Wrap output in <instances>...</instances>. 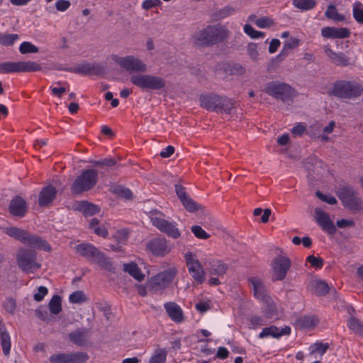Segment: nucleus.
<instances>
[{
	"instance_id": "obj_2",
	"label": "nucleus",
	"mask_w": 363,
	"mask_h": 363,
	"mask_svg": "<svg viewBox=\"0 0 363 363\" xmlns=\"http://www.w3.org/2000/svg\"><path fill=\"white\" fill-rule=\"evenodd\" d=\"M76 251L89 262L98 264L101 269L115 272V267L111 259L94 245L90 243H81L76 246Z\"/></svg>"
},
{
	"instance_id": "obj_31",
	"label": "nucleus",
	"mask_w": 363,
	"mask_h": 363,
	"mask_svg": "<svg viewBox=\"0 0 363 363\" xmlns=\"http://www.w3.org/2000/svg\"><path fill=\"white\" fill-rule=\"evenodd\" d=\"M75 209L83 213L84 216H91L98 213L100 208L91 203L87 201H79L75 206Z\"/></svg>"
},
{
	"instance_id": "obj_39",
	"label": "nucleus",
	"mask_w": 363,
	"mask_h": 363,
	"mask_svg": "<svg viewBox=\"0 0 363 363\" xmlns=\"http://www.w3.org/2000/svg\"><path fill=\"white\" fill-rule=\"evenodd\" d=\"M325 15L328 18L334 21L340 22L344 20V16L338 13L336 7L333 4L328 6Z\"/></svg>"
},
{
	"instance_id": "obj_4",
	"label": "nucleus",
	"mask_w": 363,
	"mask_h": 363,
	"mask_svg": "<svg viewBox=\"0 0 363 363\" xmlns=\"http://www.w3.org/2000/svg\"><path fill=\"white\" fill-rule=\"evenodd\" d=\"M98 172L94 169L83 170L73 182L71 190L73 194H81L91 189L97 183Z\"/></svg>"
},
{
	"instance_id": "obj_12",
	"label": "nucleus",
	"mask_w": 363,
	"mask_h": 363,
	"mask_svg": "<svg viewBox=\"0 0 363 363\" xmlns=\"http://www.w3.org/2000/svg\"><path fill=\"white\" fill-rule=\"evenodd\" d=\"M89 357L84 352H58L49 357L50 363H86Z\"/></svg>"
},
{
	"instance_id": "obj_47",
	"label": "nucleus",
	"mask_w": 363,
	"mask_h": 363,
	"mask_svg": "<svg viewBox=\"0 0 363 363\" xmlns=\"http://www.w3.org/2000/svg\"><path fill=\"white\" fill-rule=\"evenodd\" d=\"M18 39V34H3L0 35V43L4 46H10Z\"/></svg>"
},
{
	"instance_id": "obj_56",
	"label": "nucleus",
	"mask_w": 363,
	"mask_h": 363,
	"mask_svg": "<svg viewBox=\"0 0 363 363\" xmlns=\"http://www.w3.org/2000/svg\"><path fill=\"white\" fill-rule=\"evenodd\" d=\"M48 290L45 286H39L38 292L34 294L33 298L35 301L40 302L43 300L44 297L48 294Z\"/></svg>"
},
{
	"instance_id": "obj_51",
	"label": "nucleus",
	"mask_w": 363,
	"mask_h": 363,
	"mask_svg": "<svg viewBox=\"0 0 363 363\" xmlns=\"http://www.w3.org/2000/svg\"><path fill=\"white\" fill-rule=\"evenodd\" d=\"M191 230L199 239L206 240L210 238V235L208 234L200 225L191 226Z\"/></svg>"
},
{
	"instance_id": "obj_1",
	"label": "nucleus",
	"mask_w": 363,
	"mask_h": 363,
	"mask_svg": "<svg viewBox=\"0 0 363 363\" xmlns=\"http://www.w3.org/2000/svg\"><path fill=\"white\" fill-rule=\"evenodd\" d=\"M230 34V30L225 26L218 23L207 26L194 32L191 39L195 46L207 48L223 42L228 38Z\"/></svg>"
},
{
	"instance_id": "obj_60",
	"label": "nucleus",
	"mask_w": 363,
	"mask_h": 363,
	"mask_svg": "<svg viewBox=\"0 0 363 363\" xmlns=\"http://www.w3.org/2000/svg\"><path fill=\"white\" fill-rule=\"evenodd\" d=\"M250 328H256L257 327H260V326H262L264 325L265 323H264V320L259 317V316H252L250 319Z\"/></svg>"
},
{
	"instance_id": "obj_24",
	"label": "nucleus",
	"mask_w": 363,
	"mask_h": 363,
	"mask_svg": "<svg viewBox=\"0 0 363 363\" xmlns=\"http://www.w3.org/2000/svg\"><path fill=\"white\" fill-rule=\"evenodd\" d=\"M203 263L206 265L209 273L213 275L223 276L228 269L227 264L218 259H206Z\"/></svg>"
},
{
	"instance_id": "obj_35",
	"label": "nucleus",
	"mask_w": 363,
	"mask_h": 363,
	"mask_svg": "<svg viewBox=\"0 0 363 363\" xmlns=\"http://www.w3.org/2000/svg\"><path fill=\"white\" fill-rule=\"evenodd\" d=\"M235 13V9L231 6H226L222 9L216 11L213 13V18L216 21H220L228 16H232Z\"/></svg>"
},
{
	"instance_id": "obj_41",
	"label": "nucleus",
	"mask_w": 363,
	"mask_h": 363,
	"mask_svg": "<svg viewBox=\"0 0 363 363\" xmlns=\"http://www.w3.org/2000/svg\"><path fill=\"white\" fill-rule=\"evenodd\" d=\"M348 326L354 333L363 336V323L352 317L348 320Z\"/></svg>"
},
{
	"instance_id": "obj_27",
	"label": "nucleus",
	"mask_w": 363,
	"mask_h": 363,
	"mask_svg": "<svg viewBox=\"0 0 363 363\" xmlns=\"http://www.w3.org/2000/svg\"><path fill=\"white\" fill-rule=\"evenodd\" d=\"M290 333L291 328L289 326L279 329L274 325H272L270 327L263 328L262 332L259 334V337L261 339L267 337L279 338L284 335H289Z\"/></svg>"
},
{
	"instance_id": "obj_10",
	"label": "nucleus",
	"mask_w": 363,
	"mask_h": 363,
	"mask_svg": "<svg viewBox=\"0 0 363 363\" xmlns=\"http://www.w3.org/2000/svg\"><path fill=\"white\" fill-rule=\"evenodd\" d=\"M337 194L345 207L355 211H361L363 208L362 199L358 196V193L352 186H341L338 189Z\"/></svg>"
},
{
	"instance_id": "obj_58",
	"label": "nucleus",
	"mask_w": 363,
	"mask_h": 363,
	"mask_svg": "<svg viewBox=\"0 0 363 363\" xmlns=\"http://www.w3.org/2000/svg\"><path fill=\"white\" fill-rule=\"evenodd\" d=\"M255 24L259 28H267V27H269L271 25H272L273 21L269 17L264 16V17H261V18H258L256 21Z\"/></svg>"
},
{
	"instance_id": "obj_16",
	"label": "nucleus",
	"mask_w": 363,
	"mask_h": 363,
	"mask_svg": "<svg viewBox=\"0 0 363 363\" xmlns=\"http://www.w3.org/2000/svg\"><path fill=\"white\" fill-rule=\"evenodd\" d=\"M314 219L322 230L328 235H333L336 233L337 228L330 216L321 208H316L315 209Z\"/></svg>"
},
{
	"instance_id": "obj_44",
	"label": "nucleus",
	"mask_w": 363,
	"mask_h": 363,
	"mask_svg": "<svg viewBox=\"0 0 363 363\" xmlns=\"http://www.w3.org/2000/svg\"><path fill=\"white\" fill-rule=\"evenodd\" d=\"M328 291V285L322 281L315 282L312 288L313 293L319 296L325 295Z\"/></svg>"
},
{
	"instance_id": "obj_17",
	"label": "nucleus",
	"mask_w": 363,
	"mask_h": 363,
	"mask_svg": "<svg viewBox=\"0 0 363 363\" xmlns=\"http://www.w3.org/2000/svg\"><path fill=\"white\" fill-rule=\"evenodd\" d=\"M147 248L157 257H164L172 250V247L164 238H155L147 243Z\"/></svg>"
},
{
	"instance_id": "obj_32",
	"label": "nucleus",
	"mask_w": 363,
	"mask_h": 363,
	"mask_svg": "<svg viewBox=\"0 0 363 363\" xmlns=\"http://www.w3.org/2000/svg\"><path fill=\"white\" fill-rule=\"evenodd\" d=\"M123 269L125 272L128 273L139 281H143L145 278L144 274L135 262L123 264Z\"/></svg>"
},
{
	"instance_id": "obj_55",
	"label": "nucleus",
	"mask_w": 363,
	"mask_h": 363,
	"mask_svg": "<svg viewBox=\"0 0 363 363\" xmlns=\"http://www.w3.org/2000/svg\"><path fill=\"white\" fill-rule=\"evenodd\" d=\"M306 260L316 269H320L323 265V259L320 257H315L314 255H309Z\"/></svg>"
},
{
	"instance_id": "obj_21",
	"label": "nucleus",
	"mask_w": 363,
	"mask_h": 363,
	"mask_svg": "<svg viewBox=\"0 0 363 363\" xmlns=\"http://www.w3.org/2000/svg\"><path fill=\"white\" fill-rule=\"evenodd\" d=\"M28 211L27 202L20 196L13 198L9 206V213L16 217L23 218Z\"/></svg>"
},
{
	"instance_id": "obj_38",
	"label": "nucleus",
	"mask_w": 363,
	"mask_h": 363,
	"mask_svg": "<svg viewBox=\"0 0 363 363\" xmlns=\"http://www.w3.org/2000/svg\"><path fill=\"white\" fill-rule=\"evenodd\" d=\"M48 306L51 313L54 315L59 314L62 311V299L60 296L54 295L50 299Z\"/></svg>"
},
{
	"instance_id": "obj_23",
	"label": "nucleus",
	"mask_w": 363,
	"mask_h": 363,
	"mask_svg": "<svg viewBox=\"0 0 363 363\" xmlns=\"http://www.w3.org/2000/svg\"><path fill=\"white\" fill-rule=\"evenodd\" d=\"M89 330L87 328H78L69 333V340L78 347L85 346L89 340Z\"/></svg>"
},
{
	"instance_id": "obj_15",
	"label": "nucleus",
	"mask_w": 363,
	"mask_h": 363,
	"mask_svg": "<svg viewBox=\"0 0 363 363\" xmlns=\"http://www.w3.org/2000/svg\"><path fill=\"white\" fill-rule=\"evenodd\" d=\"M67 72H74L82 75H102L105 74V67L99 63L83 62L74 67L66 69Z\"/></svg>"
},
{
	"instance_id": "obj_43",
	"label": "nucleus",
	"mask_w": 363,
	"mask_h": 363,
	"mask_svg": "<svg viewBox=\"0 0 363 363\" xmlns=\"http://www.w3.org/2000/svg\"><path fill=\"white\" fill-rule=\"evenodd\" d=\"M167 351L165 349H157L150 357L149 363H165Z\"/></svg>"
},
{
	"instance_id": "obj_45",
	"label": "nucleus",
	"mask_w": 363,
	"mask_h": 363,
	"mask_svg": "<svg viewBox=\"0 0 363 363\" xmlns=\"http://www.w3.org/2000/svg\"><path fill=\"white\" fill-rule=\"evenodd\" d=\"M353 17L357 22L363 24V5L357 1L353 4Z\"/></svg>"
},
{
	"instance_id": "obj_5",
	"label": "nucleus",
	"mask_w": 363,
	"mask_h": 363,
	"mask_svg": "<svg viewBox=\"0 0 363 363\" xmlns=\"http://www.w3.org/2000/svg\"><path fill=\"white\" fill-rule=\"evenodd\" d=\"M16 262L19 269L26 273H33L40 268L37 262V255L34 250L21 247L16 254Z\"/></svg>"
},
{
	"instance_id": "obj_13",
	"label": "nucleus",
	"mask_w": 363,
	"mask_h": 363,
	"mask_svg": "<svg viewBox=\"0 0 363 363\" xmlns=\"http://www.w3.org/2000/svg\"><path fill=\"white\" fill-rule=\"evenodd\" d=\"M185 260L188 272L197 284H202L205 281L206 272L196 255L192 252H188L185 255Z\"/></svg>"
},
{
	"instance_id": "obj_53",
	"label": "nucleus",
	"mask_w": 363,
	"mask_h": 363,
	"mask_svg": "<svg viewBox=\"0 0 363 363\" xmlns=\"http://www.w3.org/2000/svg\"><path fill=\"white\" fill-rule=\"evenodd\" d=\"M315 195L322 201H324L328 204L334 205L337 203V199L334 196H330V195H325V194H323L322 192H320V191H316Z\"/></svg>"
},
{
	"instance_id": "obj_18",
	"label": "nucleus",
	"mask_w": 363,
	"mask_h": 363,
	"mask_svg": "<svg viewBox=\"0 0 363 363\" xmlns=\"http://www.w3.org/2000/svg\"><path fill=\"white\" fill-rule=\"evenodd\" d=\"M248 281L251 284L255 297L262 302L269 305L272 302V298L268 295L263 281L257 277H250Z\"/></svg>"
},
{
	"instance_id": "obj_26",
	"label": "nucleus",
	"mask_w": 363,
	"mask_h": 363,
	"mask_svg": "<svg viewBox=\"0 0 363 363\" xmlns=\"http://www.w3.org/2000/svg\"><path fill=\"white\" fill-rule=\"evenodd\" d=\"M220 99V95L213 93L201 94L199 96L200 106L207 111H215L216 106Z\"/></svg>"
},
{
	"instance_id": "obj_25",
	"label": "nucleus",
	"mask_w": 363,
	"mask_h": 363,
	"mask_svg": "<svg viewBox=\"0 0 363 363\" xmlns=\"http://www.w3.org/2000/svg\"><path fill=\"white\" fill-rule=\"evenodd\" d=\"M350 33L347 28L324 27L321 30V35L325 38H346Z\"/></svg>"
},
{
	"instance_id": "obj_6",
	"label": "nucleus",
	"mask_w": 363,
	"mask_h": 363,
	"mask_svg": "<svg viewBox=\"0 0 363 363\" xmlns=\"http://www.w3.org/2000/svg\"><path fill=\"white\" fill-rule=\"evenodd\" d=\"M264 91L270 96L284 102L291 100L294 94V89L288 84L273 81L266 84Z\"/></svg>"
},
{
	"instance_id": "obj_57",
	"label": "nucleus",
	"mask_w": 363,
	"mask_h": 363,
	"mask_svg": "<svg viewBox=\"0 0 363 363\" xmlns=\"http://www.w3.org/2000/svg\"><path fill=\"white\" fill-rule=\"evenodd\" d=\"M71 5V3L68 0H57L55 2V8L58 11H67Z\"/></svg>"
},
{
	"instance_id": "obj_46",
	"label": "nucleus",
	"mask_w": 363,
	"mask_h": 363,
	"mask_svg": "<svg viewBox=\"0 0 363 363\" xmlns=\"http://www.w3.org/2000/svg\"><path fill=\"white\" fill-rule=\"evenodd\" d=\"M19 51L22 54L36 53L39 51V49L31 43L26 41L21 44Z\"/></svg>"
},
{
	"instance_id": "obj_30",
	"label": "nucleus",
	"mask_w": 363,
	"mask_h": 363,
	"mask_svg": "<svg viewBox=\"0 0 363 363\" xmlns=\"http://www.w3.org/2000/svg\"><path fill=\"white\" fill-rule=\"evenodd\" d=\"M216 106L215 112L218 113H230L235 108V101L233 99L228 98L225 96H220Z\"/></svg>"
},
{
	"instance_id": "obj_64",
	"label": "nucleus",
	"mask_w": 363,
	"mask_h": 363,
	"mask_svg": "<svg viewBox=\"0 0 363 363\" xmlns=\"http://www.w3.org/2000/svg\"><path fill=\"white\" fill-rule=\"evenodd\" d=\"M116 239L119 243H124L128 239V232L125 230L118 231Z\"/></svg>"
},
{
	"instance_id": "obj_61",
	"label": "nucleus",
	"mask_w": 363,
	"mask_h": 363,
	"mask_svg": "<svg viewBox=\"0 0 363 363\" xmlns=\"http://www.w3.org/2000/svg\"><path fill=\"white\" fill-rule=\"evenodd\" d=\"M161 4L160 0H145L143 2L142 7L145 10H149L153 7L158 6Z\"/></svg>"
},
{
	"instance_id": "obj_22",
	"label": "nucleus",
	"mask_w": 363,
	"mask_h": 363,
	"mask_svg": "<svg viewBox=\"0 0 363 363\" xmlns=\"http://www.w3.org/2000/svg\"><path fill=\"white\" fill-rule=\"evenodd\" d=\"M324 52L330 62L335 65L346 67L351 64L350 59L343 52H335L330 48V45H325L323 48Z\"/></svg>"
},
{
	"instance_id": "obj_63",
	"label": "nucleus",
	"mask_w": 363,
	"mask_h": 363,
	"mask_svg": "<svg viewBox=\"0 0 363 363\" xmlns=\"http://www.w3.org/2000/svg\"><path fill=\"white\" fill-rule=\"evenodd\" d=\"M4 308L7 312L13 313L16 309L15 301L12 298L7 299L4 303Z\"/></svg>"
},
{
	"instance_id": "obj_52",
	"label": "nucleus",
	"mask_w": 363,
	"mask_h": 363,
	"mask_svg": "<svg viewBox=\"0 0 363 363\" xmlns=\"http://www.w3.org/2000/svg\"><path fill=\"white\" fill-rule=\"evenodd\" d=\"M247 53L250 59L253 61H257L259 59V52L257 50V45L256 43H250L247 47Z\"/></svg>"
},
{
	"instance_id": "obj_33",
	"label": "nucleus",
	"mask_w": 363,
	"mask_h": 363,
	"mask_svg": "<svg viewBox=\"0 0 363 363\" xmlns=\"http://www.w3.org/2000/svg\"><path fill=\"white\" fill-rule=\"evenodd\" d=\"M0 340L3 352L7 356L11 350V338L3 323H0Z\"/></svg>"
},
{
	"instance_id": "obj_19",
	"label": "nucleus",
	"mask_w": 363,
	"mask_h": 363,
	"mask_svg": "<svg viewBox=\"0 0 363 363\" xmlns=\"http://www.w3.org/2000/svg\"><path fill=\"white\" fill-rule=\"evenodd\" d=\"M175 191L177 197L182 202L184 208L190 213L201 208V206L195 202L186 192L185 188L179 184L174 185Z\"/></svg>"
},
{
	"instance_id": "obj_14",
	"label": "nucleus",
	"mask_w": 363,
	"mask_h": 363,
	"mask_svg": "<svg viewBox=\"0 0 363 363\" xmlns=\"http://www.w3.org/2000/svg\"><path fill=\"white\" fill-rule=\"evenodd\" d=\"M291 262L289 258L285 256H278L272 261V280H283L289 270Z\"/></svg>"
},
{
	"instance_id": "obj_42",
	"label": "nucleus",
	"mask_w": 363,
	"mask_h": 363,
	"mask_svg": "<svg viewBox=\"0 0 363 363\" xmlns=\"http://www.w3.org/2000/svg\"><path fill=\"white\" fill-rule=\"evenodd\" d=\"M293 4L300 10L307 11L313 9L316 3L314 0H293Z\"/></svg>"
},
{
	"instance_id": "obj_54",
	"label": "nucleus",
	"mask_w": 363,
	"mask_h": 363,
	"mask_svg": "<svg viewBox=\"0 0 363 363\" xmlns=\"http://www.w3.org/2000/svg\"><path fill=\"white\" fill-rule=\"evenodd\" d=\"M329 347L328 343L316 342L311 346V353L320 352L324 354Z\"/></svg>"
},
{
	"instance_id": "obj_8",
	"label": "nucleus",
	"mask_w": 363,
	"mask_h": 363,
	"mask_svg": "<svg viewBox=\"0 0 363 363\" xmlns=\"http://www.w3.org/2000/svg\"><path fill=\"white\" fill-rule=\"evenodd\" d=\"M150 219L152 225L168 237L177 239L181 236V232L177 228V223L167 220L164 213L161 212L152 213Z\"/></svg>"
},
{
	"instance_id": "obj_37",
	"label": "nucleus",
	"mask_w": 363,
	"mask_h": 363,
	"mask_svg": "<svg viewBox=\"0 0 363 363\" xmlns=\"http://www.w3.org/2000/svg\"><path fill=\"white\" fill-rule=\"evenodd\" d=\"M41 69L40 65L35 62H19V72H37Z\"/></svg>"
},
{
	"instance_id": "obj_50",
	"label": "nucleus",
	"mask_w": 363,
	"mask_h": 363,
	"mask_svg": "<svg viewBox=\"0 0 363 363\" xmlns=\"http://www.w3.org/2000/svg\"><path fill=\"white\" fill-rule=\"evenodd\" d=\"M244 31L250 38H254V39L263 38L264 36V33L263 32L256 30L255 29H254V28L252 26H250L249 24L245 25Z\"/></svg>"
},
{
	"instance_id": "obj_9",
	"label": "nucleus",
	"mask_w": 363,
	"mask_h": 363,
	"mask_svg": "<svg viewBox=\"0 0 363 363\" xmlns=\"http://www.w3.org/2000/svg\"><path fill=\"white\" fill-rule=\"evenodd\" d=\"M177 274V269L170 267L152 277L147 282V286L154 292L162 291L169 286Z\"/></svg>"
},
{
	"instance_id": "obj_34",
	"label": "nucleus",
	"mask_w": 363,
	"mask_h": 363,
	"mask_svg": "<svg viewBox=\"0 0 363 363\" xmlns=\"http://www.w3.org/2000/svg\"><path fill=\"white\" fill-rule=\"evenodd\" d=\"M26 232L27 230L23 228L14 226L7 227L4 229V233L7 235L21 242V243H23L25 235H26Z\"/></svg>"
},
{
	"instance_id": "obj_49",
	"label": "nucleus",
	"mask_w": 363,
	"mask_h": 363,
	"mask_svg": "<svg viewBox=\"0 0 363 363\" xmlns=\"http://www.w3.org/2000/svg\"><path fill=\"white\" fill-rule=\"evenodd\" d=\"M69 300L72 303H82L86 301V297L82 291H76L69 295Z\"/></svg>"
},
{
	"instance_id": "obj_20",
	"label": "nucleus",
	"mask_w": 363,
	"mask_h": 363,
	"mask_svg": "<svg viewBox=\"0 0 363 363\" xmlns=\"http://www.w3.org/2000/svg\"><path fill=\"white\" fill-rule=\"evenodd\" d=\"M22 244L29 247L37 248L46 252L51 250V247L45 239L38 235L32 234L28 231L26 232V235H25V238Z\"/></svg>"
},
{
	"instance_id": "obj_40",
	"label": "nucleus",
	"mask_w": 363,
	"mask_h": 363,
	"mask_svg": "<svg viewBox=\"0 0 363 363\" xmlns=\"http://www.w3.org/2000/svg\"><path fill=\"white\" fill-rule=\"evenodd\" d=\"M19 72V62L0 63V73Z\"/></svg>"
},
{
	"instance_id": "obj_29",
	"label": "nucleus",
	"mask_w": 363,
	"mask_h": 363,
	"mask_svg": "<svg viewBox=\"0 0 363 363\" xmlns=\"http://www.w3.org/2000/svg\"><path fill=\"white\" fill-rule=\"evenodd\" d=\"M57 194L56 189L52 186L44 187L39 194L38 203L40 206H45L51 203Z\"/></svg>"
},
{
	"instance_id": "obj_59",
	"label": "nucleus",
	"mask_w": 363,
	"mask_h": 363,
	"mask_svg": "<svg viewBox=\"0 0 363 363\" xmlns=\"http://www.w3.org/2000/svg\"><path fill=\"white\" fill-rule=\"evenodd\" d=\"M300 40L296 38H291L284 43L283 50H288L296 48L299 45Z\"/></svg>"
},
{
	"instance_id": "obj_62",
	"label": "nucleus",
	"mask_w": 363,
	"mask_h": 363,
	"mask_svg": "<svg viewBox=\"0 0 363 363\" xmlns=\"http://www.w3.org/2000/svg\"><path fill=\"white\" fill-rule=\"evenodd\" d=\"M305 131H306V127L303 124L298 123L292 128L291 133L294 136H300Z\"/></svg>"
},
{
	"instance_id": "obj_7",
	"label": "nucleus",
	"mask_w": 363,
	"mask_h": 363,
	"mask_svg": "<svg viewBox=\"0 0 363 363\" xmlns=\"http://www.w3.org/2000/svg\"><path fill=\"white\" fill-rule=\"evenodd\" d=\"M130 81L142 89L157 90L166 86V82L163 78L147 74H133L130 77Z\"/></svg>"
},
{
	"instance_id": "obj_28",
	"label": "nucleus",
	"mask_w": 363,
	"mask_h": 363,
	"mask_svg": "<svg viewBox=\"0 0 363 363\" xmlns=\"http://www.w3.org/2000/svg\"><path fill=\"white\" fill-rule=\"evenodd\" d=\"M164 308L169 317L175 323L182 322L183 312L179 305L174 302H167L164 305Z\"/></svg>"
},
{
	"instance_id": "obj_36",
	"label": "nucleus",
	"mask_w": 363,
	"mask_h": 363,
	"mask_svg": "<svg viewBox=\"0 0 363 363\" xmlns=\"http://www.w3.org/2000/svg\"><path fill=\"white\" fill-rule=\"evenodd\" d=\"M319 320L315 316L306 315L297 320V324L303 328H313L318 323Z\"/></svg>"
},
{
	"instance_id": "obj_3",
	"label": "nucleus",
	"mask_w": 363,
	"mask_h": 363,
	"mask_svg": "<svg viewBox=\"0 0 363 363\" xmlns=\"http://www.w3.org/2000/svg\"><path fill=\"white\" fill-rule=\"evenodd\" d=\"M363 93V86L355 81L339 80L328 91L329 95L340 99H356Z\"/></svg>"
},
{
	"instance_id": "obj_11",
	"label": "nucleus",
	"mask_w": 363,
	"mask_h": 363,
	"mask_svg": "<svg viewBox=\"0 0 363 363\" xmlns=\"http://www.w3.org/2000/svg\"><path fill=\"white\" fill-rule=\"evenodd\" d=\"M113 60L117 65L128 73H144L147 71L146 64L134 55H127L125 57L113 55Z\"/></svg>"
},
{
	"instance_id": "obj_48",
	"label": "nucleus",
	"mask_w": 363,
	"mask_h": 363,
	"mask_svg": "<svg viewBox=\"0 0 363 363\" xmlns=\"http://www.w3.org/2000/svg\"><path fill=\"white\" fill-rule=\"evenodd\" d=\"M113 192L121 198H124L125 199H130L133 196V194L129 189L125 188L121 185L116 186L113 188Z\"/></svg>"
}]
</instances>
